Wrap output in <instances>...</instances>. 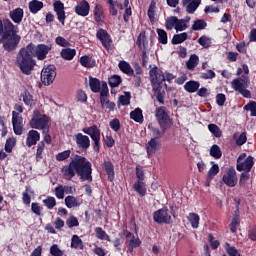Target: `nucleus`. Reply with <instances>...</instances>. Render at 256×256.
<instances>
[{
	"label": "nucleus",
	"mask_w": 256,
	"mask_h": 256,
	"mask_svg": "<svg viewBox=\"0 0 256 256\" xmlns=\"http://www.w3.org/2000/svg\"><path fill=\"white\" fill-rule=\"evenodd\" d=\"M56 69L55 65H48L43 68L41 72V81L44 85H51V83L55 81V78L57 77Z\"/></svg>",
	"instance_id": "nucleus-9"
},
{
	"label": "nucleus",
	"mask_w": 256,
	"mask_h": 256,
	"mask_svg": "<svg viewBox=\"0 0 256 256\" xmlns=\"http://www.w3.org/2000/svg\"><path fill=\"white\" fill-rule=\"evenodd\" d=\"M131 240L129 242V247L131 249V251H133V249H135L136 247H139L141 245V239L139 238H135V235L130 234Z\"/></svg>",
	"instance_id": "nucleus-50"
},
{
	"label": "nucleus",
	"mask_w": 256,
	"mask_h": 256,
	"mask_svg": "<svg viewBox=\"0 0 256 256\" xmlns=\"http://www.w3.org/2000/svg\"><path fill=\"white\" fill-rule=\"evenodd\" d=\"M15 145H17V139H15L14 137L8 138L5 143L6 153H12Z\"/></svg>",
	"instance_id": "nucleus-40"
},
{
	"label": "nucleus",
	"mask_w": 256,
	"mask_h": 256,
	"mask_svg": "<svg viewBox=\"0 0 256 256\" xmlns=\"http://www.w3.org/2000/svg\"><path fill=\"white\" fill-rule=\"evenodd\" d=\"M51 125V118L45 114H41L39 110H34L32 119L30 120V127L32 129H41L43 133L49 131Z\"/></svg>",
	"instance_id": "nucleus-4"
},
{
	"label": "nucleus",
	"mask_w": 256,
	"mask_h": 256,
	"mask_svg": "<svg viewBox=\"0 0 256 256\" xmlns=\"http://www.w3.org/2000/svg\"><path fill=\"white\" fill-rule=\"evenodd\" d=\"M110 87H119L121 85V77L118 75H114L109 78Z\"/></svg>",
	"instance_id": "nucleus-55"
},
{
	"label": "nucleus",
	"mask_w": 256,
	"mask_h": 256,
	"mask_svg": "<svg viewBox=\"0 0 256 256\" xmlns=\"http://www.w3.org/2000/svg\"><path fill=\"white\" fill-rule=\"evenodd\" d=\"M50 254L53 256H62L63 252L59 249V245L54 244L50 247Z\"/></svg>",
	"instance_id": "nucleus-62"
},
{
	"label": "nucleus",
	"mask_w": 256,
	"mask_h": 256,
	"mask_svg": "<svg viewBox=\"0 0 256 256\" xmlns=\"http://www.w3.org/2000/svg\"><path fill=\"white\" fill-rule=\"evenodd\" d=\"M39 139H41V134H39L37 130H30L26 138L27 147H33V145H37Z\"/></svg>",
	"instance_id": "nucleus-21"
},
{
	"label": "nucleus",
	"mask_w": 256,
	"mask_h": 256,
	"mask_svg": "<svg viewBox=\"0 0 256 256\" xmlns=\"http://www.w3.org/2000/svg\"><path fill=\"white\" fill-rule=\"evenodd\" d=\"M198 43L200 45H202V47H209L211 45V39H209V37L207 36H201L199 39H198Z\"/></svg>",
	"instance_id": "nucleus-60"
},
{
	"label": "nucleus",
	"mask_w": 256,
	"mask_h": 256,
	"mask_svg": "<svg viewBox=\"0 0 256 256\" xmlns=\"http://www.w3.org/2000/svg\"><path fill=\"white\" fill-rule=\"evenodd\" d=\"M153 220L155 221V223H158L160 225L163 223H171V215L169 214V209L162 208L155 211L153 213Z\"/></svg>",
	"instance_id": "nucleus-11"
},
{
	"label": "nucleus",
	"mask_w": 256,
	"mask_h": 256,
	"mask_svg": "<svg viewBox=\"0 0 256 256\" xmlns=\"http://www.w3.org/2000/svg\"><path fill=\"white\" fill-rule=\"evenodd\" d=\"M76 144L80 149H89L91 146V140L89 139V136L83 135L82 133H78L75 135Z\"/></svg>",
	"instance_id": "nucleus-17"
},
{
	"label": "nucleus",
	"mask_w": 256,
	"mask_h": 256,
	"mask_svg": "<svg viewBox=\"0 0 256 256\" xmlns=\"http://www.w3.org/2000/svg\"><path fill=\"white\" fill-rule=\"evenodd\" d=\"M16 65L25 75H31V71L37 65V62L31 57V52L27 48H23L17 55Z\"/></svg>",
	"instance_id": "nucleus-3"
},
{
	"label": "nucleus",
	"mask_w": 256,
	"mask_h": 256,
	"mask_svg": "<svg viewBox=\"0 0 256 256\" xmlns=\"http://www.w3.org/2000/svg\"><path fill=\"white\" fill-rule=\"evenodd\" d=\"M249 85H251V80L247 75H242L240 78H236L231 82V87L232 89H234V91H241V89H247Z\"/></svg>",
	"instance_id": "nucleus-12"
},
{
	"label": "nucleus",
	"mask_w": 256,
	"mask_h": 256,
	"mask_svg": "<svg viewBox=\"0 0 256 256\" xmlns=\"http://www.w3.org/2000/svg\"><path fill=\"white\" fill-rule=\"evenodd\" d=\"M134 189L141 197H145V195H147V188H145V183L141 180L134 184Z\"/></svg>",
	"instance_id": "nucleus-36"
},
{
	"label": "nucleus",
	"mask_w": 256,
	"mask_h": 256,
	"mask_svg": "<svg viewBox=\"0 0 256 256\" xmlns=\"http://www.w3.org/2000/svg\"><path fill=\"white\" fill-rule=\"evenodd\" d=\"M244 111H250L251 117H256V102L250 101L244 106Z\"/></svg>",
	"instance_id": "nucleus-45"
},
{
	"label": "nucleus",
	"mask_w": 256,
	"mask_h": 256,
	"mask_svg": "<svg viewBox=\"0 0 256 256\" xmlns=\"http://www.w3.org/2000/svg\"><path fill=\"white\" fill-rule=\"evenodd\" d=\"M182 5L187 13L193 14L201 5V0H182Z\"/></svg>",
	"instance_id": "nucleus-18"
},
{
	"label": "nucleus",
	"mask_w": 256,
	"mask_h": 256,
	"mask_svg": "<svg viewBox=\"0 0 256 256\" xmlns=\"http://www.w3.org/2000/svg\"><path fill=\"white\" fill-rule=\"evenodd\" d=\"M207 27V23H205L203 20H196L194 24L192 25V29L194 31H201Z\"/></svg>",
	"instance_id": "nucleus-51"
},
{
	"label": "nucleus",
	"mask_w": 256,
	"mask_h": 256,
	"mask_svg": "<svg viewBox=\"0 0 256 256\" xmlns=\"http://www.w3.org/2000/svg\"><path fill=\"white\" fill-rule=\"evenodd\" d=\"M69 157H71V150H66L56 155V161H66Z\"/></svg>",
	"instance_id": "nucleus-52"
},
{
	"label": "nucleus",
	"mask_w": 256,
	"mask_h": 256,
	"mask_svg": "<svg viewBox=\"0 0 256 256\" xmlns=\"http://www.w3.org/2000/svg\"><path fill=\"white\" fill-rule=\"evenodd\" d=\"M89 85L93 93H99V91H101V82L99 81V79L90 78Z\"/></svg>",
	"instance_id": "nucleus-38"
},
{
	"label": "nucleus",
	"mask_w": 256,
	"mask_h": 256,
	"mask_svg": "<svg viewBox=\"0 0 256 256\" xmlns=\"http://www.w3.org/2000/svg\"><path fill=\"white\" fill-rule=\"evenodd\" d=\"M222 181L227 187H235L239 181L235 168H227L222 176Z\"/></svg>",
	"instance_id": "nucleus-10"
},
{
	"label": "nucleus",
	"mask_w": 256,
	"mask_h": 256,
	"mask_svg": "<svg viewBox=\"0 0 256 256\" xmlns=\"http://www.w3.org/2000/svg\"><path fill=\"white\" fill-rule=\"evenodd\" d=\"M199 87H201V84L198 81H188L184 85V89L187 93H195L199 91Z\"/></svg>",
	"instance_id": "nucleus-25"
},
{
	"label": "nucleus",
	"mask_w": 256,
	"mask_h": 256,
	"mask_svg": "<svg viewBox=\"0 0 256 256\" xmlns=\"http://www.w3.org/2000/svg\"><path fill=\"white\" fill-rule=\"evenodd\" d=\"M208 129L210 133H212V135H214V137H217L218 139L223 135V132L221 131L219 126H217V124H209Z\"/></svg>",
	"instance_id": "nucleus-41"
},
{
	"label": "nucleus",
	"mask_w": 256,
	"mask_h": 256,
	"mask_svg": "<svg viewBox=\"0 0 256 256\" xmlns=\"http://www.w3.org/2000/svg\"><path fill=\"white\" fill-rule=\"evenodd\" d=\"M161 149V143L159 140L152 138L147 144H146V151L149 156L155 155L157 151Z\"/></svg>",
	"instance_id": "nucleus-20"
},
{
	"label": "nucleus",
	"mask_w": 256,
	"mask_h": 256,
	"mask_svg": "<svg viewBox=\"0 0 256 256\" xmlns=\"http://www.w3.org/2000/svg\"><path fill=\"white\" fill-rule=\"evenodd\" d=\"M29 9L31 13H37L38 11H41L43 9V2L32 0L29 2Z\"/></svg>",
	"instance_id": "nucleus-37"
},
{
	"label": "nucleus",
	"mask_w": 256,
	"mask_h": 256,
	"mask_svg": "<svg viewBox=\"0 0 256 256\" xmlns=\"http://www.w3.org/2000/svg\"><path fill=\"white\" fill-rule=\"evenodd\" d=\"M187 29V22L183 19H178L176 22V31H185Z\"/></svg>",
	"instance_id": "nucleus-59"
},
{
	"label": "nucleus",
	"mask_w": 256,
	"mask_h": 256,
	"mask_svg": "<svg viewBox=\"0 0 256 256\" xmlns=\"http://www.w3.org/2000/svg\"><path fill=\"white\" fill-rule=\"evenodd\" d=\"M244 73V75L249 76V66L247 64H243L241 68L237 69L236 75L239 77Z\"/></svg>",
	"instance_id": "nucleus-64"
},
{
	"label": "nucleus",
	"mask_w": 256,
	"mask_h": 256,
	"mask_svg": "<svg viewBox=\"0 0 256 256\" xmlns=\"http://www.w3.org/2000/svg\"><path fill=\"white\" fill-rule=\"evenodd\" d=\"M64 201H65V205H66V207H68V209L80 207L83 204V200L80 198H77L75 196H67Z\"/></svg>",
	"instance_id": "nucleus-22"
},
{
	"label": "nucleus",
	"mask_w": 256,
	"mask_h": 256,
	"mask_svg": "<svg viewBox=\"0 0 256 256\" xmlns=\"http://www.w3.org/2000/svg\"><path fill=\"white\" fill-rule=\"evenodd\" d=\"M56 45H59L60 47H69V41H67L65 38L58 36L55 39Z\"/></svg>",
	"instance_id": "nucleus-63"
},
{
	"label": "nucleus",
	"mask_w": 256,
	"mask_h": 256,
	"mask_svg": "<svg viewBox=\"0 0 256 256\" xmlns=\"http://www.w3.org/2000/svg\"><path fill=\"white\" fill-rule=\"evenodd\" d=\"M119 103L121 105H129L131 103V93L125 92L123 95L119 97Z\"/></svg>",
	"instance_id": "nucleus-49"
},
{
	"label": "nucleus",
	"mask_w": 256,
	"mask_h": 256,
	"mask_svg": "<svg viewBox=\"0 0 256 256\" xmlns=\"http://www.w3.org/2000/svg\"><path fill=\"white\" fill-rule=\"evenodd\" d=\"M253 165V157H247V154L242 153L237 159L236 169L237 171H246L247 173H249V171H251V169L253 168Z\"/></svg>",
	"instance_id": "nucleus-8"
},
{
	"label": "nucleus",
	"mask_w": 256,
	"mask_h": 256,
	"mask_svg": "<svg viewBox=\"0 0 256 256\" xmlns=\"http://www.w3.org/2000/svg\"><path fill=\"white\" fill-rule=\"evenodd\" d=\"M31 211L35 214L40 216L41 212L43 211V207H41V205H39V203H32L31 204Z\"/></svg>",
	"instance_id": "nucleus-61"
},
{
	"label": "nucleus",
	"mask_w": 256,
	"mask_h": 256,
	"mask_svg": "<svg viewBox=\"0 0 256 256\" xmlns=\"http://www.w3.org/2000/svg\"><path fill=\"white\" fill-rule=\"evenodd\" d=\"M90 11H91V6L89 5V2H87L86 0H82L75 7V13L80 17H87Z\"/></svg>",
	"instance_id": "nucleus-16"
},
{
	"label": "nucleus",
	"mask_w": 256,
	"mask_h": 256,
	"mask_svg": "<svg viewBox=\"0 0 256 256\" xmlns=\"http://www.w3.org/2000/svg\"><path fill=\"white\" fill-rule=\"evenodd\" d=\"M55 196L57 199H64L65 198V188L63 185H58L55 188Z\"/></svg>",
	"instance_id": "nucleus-56"
},
{
	"label": "nucleus",
	"mask_w": 256,
	"mask_h": 256,
	"mask_svg": "<svg viewBox=\"0 0 256 256\" xmlns=\"http://www.w3.org/2000/svg\"><path fill=\"white\" fill-rule=\"evenodd\" d=\"M155 115L160 127H162L164 131L173 125L171 118H169V113L167 112L166 107L157 108Z\"/></svg>",
	"instance_id": "nucleus-7"
},
{
	"label": "nucleus",
	"mask_w": 256,
	"mask_h": 256,
	"mask_svg": "<svg viewBox=\"0 0 256 256\" xmlns=\"http://www.w3.org/2000/svg\"><path fill=\"white\" fill-rule=\"evenodd\" d=\"M123 9H125L124 13V21H129V17L132 14L131 6H129V0H124V4L122 5Z\"/></svg>",
	"instance_id": "nucleus-47"
},
{
	"label": "nucleus",
	"mask_w": 256,
	"mask_h": 256,
	"mask_svg": "<svg viewBox=\"0 0 256 256\" xmlns=\"http://www.w3.org/2000/svg\"><path fill=\"white\" fill-rule=\"evenodd\" d=\"M102 167L106 171L108 179L110 181H113V179H115V171L113 168V164L111 162H104Z\"/></svg>",
	"instance_id": "nucleus-31"
},
{
	"label": "nucleus",
	"mask_w": 256,
	"mask_h": 256,
	"mask_svg": "<svg viewBox=\"0 0 256 256\" xmlns=\"http://www.w3.org/2000/svg\"><path fill=\"white\" fill-rule=\"evenodd\" d=\"M83 133L89 135L92 141L101 140V129L97 125H92L82 129Z\"/></svg>",
	"instance_id": "nucleus-15"
},
{
	"label": "nucleus",
	"mask_w": 256,
	"mask_h": 256,
	"mask_svg": "<svg viewBox=\"0 0 256 256\" xmlns=\"http://www.w3.org/2000/svg\"><path fill=\"white\" fill-rule=\"evenodd\" d=\"M17 33H19V27L14 25L11 20L4 22L3 29V21L0 19V43L3 44L5 51L17 49V45L21 41V36Z\"/></svg>",
	"instance_id": "nucleus-2"
},
{
	"label": "nucleus",
	"mask_w": 256,
	"mask_h": 256,
	"mask_svg": "<svg viewBox=\"0 0 256 256\" xmlns=\"http://www.w3.org/2000/svg\"><path fill=\"white\" fill-rule=\"evenodd\" d=\"M210 155L214 157V159H221L223 152H221V148L218 145H213L210 148Z\"/></svg>",
	"instance_id": "nucleus-42"
},
{
	"label": "nucleus",
	"mask_w": 256,
	"mask_h": 256,
	"mask_svg": "<svg viewBox=\"0 0 256 256\" xmlns=\"http://www.w3.org/2000/svg\"><path fill=\"white\" fill-rule=\"evenodd\" d=\"M66 224L68 227H79V220L77 219V217L75 216H70L67 221Z\"/></svg>",
	"instance_id": "nucleus-57"
},
{
	"label": "nucleus",
	"mask_w": 256,
	"mask_h": 256,
	"mask_svg": "<svg viewBox=\"0 0 256 256\" xmlns=\"http://www.w3.org/2000/svg\"><path fill=\"white\" fill-rule=\"evenodd\" d=\"M31 193H33L31 191V189L27 188L25 192H23L22 194V200H23V203L25 205H30L31 204Z\"/></svg>",
	"instance_id": "nucleus-54"
},
{
	"label": "nucleus",
	"mask_w": 256,
	"mask_h": 256,
	"mask_svg": "<svg viewBox=\"0 0 256 256\" xmlns=\"http://www.w3.org/2000/svg\"><path fill=\"white\" fill-rule=\"evenodd\" d=\"M21 99L28 107H33L35 105V99L31 93L25 91L21 94Z\"/></svg>",
	"instance_id": "nucleus-28"
},
{
	"label": "nucleus",
	"mask_w": 256,
	"mask_h": 256,
	"mask_svg": "<svg viewBox=\"0 0 256 256\" xmlns=\"http://www.w3.org/2000/svg\"><path fill=\"white\" fill-rule=\"evenodd\" d=\"M91 162L83 156H76L68 165L61 168V173L66 181H71L75 173L79 175L82 181H93Z\"/></svg>",
	"instance_id": "nucleus-1"
},
{
	"label": "nucleus",
	"mask_w": 256,
	"mask_h": 256,
	"mask_svg": "<svg viewBox=\"0 0 256 256\" xmlns=\"http://www.w3.org/2000/svg\"><path fill=\"white\" fill-rule=\"evenodd\" d=\"M151 82L153 85H159V83H163V81H173L175 79V76L169 72H163L159 71V68L154 67L149 72Z\"/></svg>",
	"instance_id": "nucleus-6"
},
{
	"label": "nucleus",
	"mask_w": 256,
	"mask_h": 256,
	"mask_svg": "<svg viewBox=\"0 0 256 256\" xmlns=\"http://www.w3.org/2000/svg\"><path fill=\"white\" fill-rule=\"evenodd\" d=\"M12 125L15 135L23 134V118L17 112H12Z\"/></svg>",
	"instance_id": "nucleus-13"
},
{
	"label": "nucleus",
	"mask_w": 256,
	"mask_h": 256,
	"mask_svg": "<svg viewBox=\"0 0 256 256\" xmlns=\"http://www.w3.org/2000/svg\"><path fill=\"white\" fill-rule=\"evenodd\" d=\"M27 49L30 51L33 57H36V59H38V61H43L47 59V55H49V52L51 51L52 47L51 45L45 44H38L36 46L30 44L27 46Z\"/></svg>",
	"instance_id": "nucleus-5"
},
{
	"label": "nucleus",
	"mask_w": 256,
	"mask_h": 256,
	"mask_svg": "<svg viewBox=\"0 0 256 256\" xmlns=\"http://www.w3.org/2000/svg\"><path fill=\"white\" fill-rule=\"evenodd\" d=\"M10 19H12L13 22H15L17 25H19L23 21V9L22 8H16L9 13Z\"/></svg>",
	"instance_id": "nucleus-23"
},
{
	"label": "nucleus",
	"mask_w": 256,
	"mask_h": 256,
	"mask_svg": "<svg viewBox=\"0 0 256 256\" xmlns=\"http://www.w3.org/2000/svg\"><path fill=\"white\" fill-rule=\"evenodd\" d=\"M130 118L133 119V121H136V123H142L143 122V111L141 108H136L134 111L130 113Z\"/></svg>",
	"instance_id": "nucleus-34"
},
{
	"label": "nucleus",
	"mask_w": 256,
	"mask_h": 256,
	"mask_svg": "<svg viewBox=\"0 0 256 256\" xmlns=\"http://www.w3.org/2000/svg\"><path fill=\"white\" fill-rule=\"evenodd\" d=\"M159 42L163 45H167V32L163 29H157Z\"/></svg>",
	"instance_id": "nucleus-53"
},
{
	"label": "nucleus",
	"mask_w": 256,
	"mask_h": 256,
	"mask_svg": "<svg viewBox=\"0 0 256 256\" xmlns=\"http://www.w3.org/2000/svg\"><path fill=\"white\" fill-rule=\"evenodd\" d=\"M95 233L97 239H100L101 241H111V238L109 237V235H107V232H105L103 228L97 227L95 229Z\"/></svg>",
	"instance_id": "nucleus-39"
},
{
	"label": "nucleus",
	"mask_w": 256,
	"mask_h": 256,
	"mask_svg": "<svg viewBox=\"0 0 256 256\" xmlns=\"http://www.w3.org/2000/svg\"><path fill=\"white\" fill-rule=\"evenodd\" d=\"M71 248L72 249H85V245L83 244V240L79 237V235L74 234L71 238Z\"/></svg>",
	"instance_id": "nucleus-26"
},
{
	"label": "nucleus",
	"mask_w": 256,
	"mask_h": 256,
	"mask_svg": "<svg viewBox=\"0 0 256 256\" xmlns=\"http://www.w3.org/2000/svg\"><path fill=\"white\" fill-rule=\"evenodd\" d=\"M80 64L82 67H86L87 69H91V67H95V60L89 56H82L80 58Z\"/></svg>",
	"instance_id": "nucleus-33"
},
{
	"label": "nucleus",
	"mask_w": 256,
	"mask_h": 256,
	"mask_svg": "<svg viewBox=\"0 0 256 256\" xmlns=\"http://www.w3.org/2000/svg\"><path fill=\"white\" fill-rule=\"evenodd\" d=\"M187 219L193 229H199V221L201 218L197 214L189 213Z\"/></svg>",
	"instance_id": "nucleus-32"
},
{
	"label": "nucleus",
	"mask_w": 256,
	"mask_h": 256,
	"mask_svg": "<svg viewBox=\"0 0 256 256\" xmlns=\"http://www.w3.org/2000/svg\"><path fill=\"white\" fill-rule=\"evenodd\" d=\"M118 67L122 73H125L126 75H133V68L129 62L122 60L119 62Z\"/></svg>",
	"instance_id": "nucleus-27"
},
{
	"label": "nucleus",
	"mask_w": 256,
	"mask_h": 256,
	"mask_svg": "<svg viewBox=\"0 0 256 256\" xmlns=\"http://www.w3.org/2000/svg\"><path fill=\"white\" fill-rule=\"evenodd\" d=\"M184 41H187V33H181V34H176L174 35L172 39V43L174 45H179L180 43H183Z\"/></svg>",
	"instance_id": "nucleus-43"
},
{
	"label": "nucleus",
	"mask_w": 256,
	"mask_h": 256,
	"mask_svg": "<svg viewBox=\"0 0 256 256\" xmlns=\"http://www.w3.org/2000/svg\"><path fill=\"white\" fill-rule=\"evenodd\" d=\"M94 17H95V21H97V23H103V20L105 19V15L103 14V6H101V5L95 6Z\"/></svg>",
	"instance_id": "nucleus-29"
},
{
	"label": "nucleus",
	"mask_w": 256,
	"mask_h": 256,
	"mask_svg": "<svg viewBox=\"0 0 256 256\" xmlns=\"http://www.w3.org/2000/svg\"><path fill=\"white\" fill-rule=\"evenodd\" d=\"M179 19H177V17L175 16H171V17H168L167 20H166V29H168V31H171V29H174L177 27V21Z\"/></svg>",
	"instance_id": "nucleus-44"
},
{
	"label": "nucleus",
	"mask_w": 256,
	"mask_h": 256,
	"mask_svg": "<svg viewBox=\"0 0 256 256\" xmlns=\"http://www.w3.org/2000/svg\"><path fill=\"white\" fill-rule=\"evenodd\" d=\"M155 1H152L148 9V17L151 21H155Z\"/></svg>",
	"instance_id": "nucleus-58"
},
{
	"label": "nucleus",
	"mask_w": 256,
	"mask_h": 256,
	"mask_svg": "<svg viewBox=\"0 0 256 256\" xmlns=\"http://www.w3.org/2000/svg\"><path fill=\"white\" fill-rule=\"evenodd\" d=\"M219 174V165L213 164L212 167L208 170L207 177L209 179H215V176Z\"/></svg>",
	"instance_id": "nucleus-48"
},
{
	"label": "nucleus",
	"mask_w": 256,
	"mask_h": 256,
	"mask_svg": "<svg viewBox=\"0 0 256 256\" xmlns=\"http://www.w3.org/2000/svg\"><path fill=\"white\" fill-rule=\"evenodd\" d=\"M75 55H77V51L71 48L62 49L60 52V56L65 61H73V59L75 58Z\"/></svg>",
	"instance_id": "nucleus-24"
},
{
	"label": "nucleus",
	"mask_w": 256,
	"mask_h": 256,
	"mask_svg": "<svg viewBox=\"0 0 256 256\" xmlns=\"http://www.w3.org/2000/svg\"><path fill=\"white\" fill-rule=\"evenodd\" d=\"M97 39L101 41L103 47L105 49H109L111 47V38L109 37V34L104 29H99L96 34Z\"/></svg>",
	"instance_id": "nucleus-19"
},
{
	"label": "nucleus",
	"mask_w": 256,
	"mask_h": 256,
	"mask_svg": "<svg viewBox=\"0 0 256 256\" xmlns=\"http://www.w3.org/2000/svg\"><path fill=\"white\" fill-rule=\"evenodd\" d=\"M199 65V56L193 54L190 56L189 60L186 62V67L189 71H193L195 67Z\"/></svg>",
	"instance_id": "nucleus-30"
},
{
	"label": "nucleus",
	"mask_w": 256,
	"mask_h": 256,
	"mask_svg": "<svg viewBox=\"0 0 256 256\" xmlns=\"http://www.w3.org/2000/svg\"><path fill=\"white\" fill-rule=\"evenodd\" d=\"M100 103L103 109H109L110 111H115V103L109 101L107 97H100Z\"/></svg>",
	"instance_id": "nucleus-35"
},
{
	"label": "nucleus",
	"mask_w": 256,
	"mask_h": 256,
	"mask_svg": "<svg viewBox=\"0 0 256 256\" xmlns=\"http://www.w3.org/2000/svg\"><path fill=\"white\" fill-rule=\"evenodd\" d=\"M54 7V11L58 17V21H60V23H62V25H65V4H63V2L61 1H55L53 4Z\"/></svg>",
	"instance_id": "nucleus-14"
},
{
	"label": "nucleus",
	"mask_w": 256,
	"mask_h": 256,
	"mask_svg": "<svg viewBox=\"0 0 256 256\" xmlns=\"http://www.w3.org/2000/svg\"><path fill=\"white\" fill-rule=\"evenodd\" d=\"M43 203L47 209H53L55 205H57V200H55V197L48 196L46 199L43 200Z\"/></svg>",
	"instance_id": "nucleus-46"
}]
</instances>
